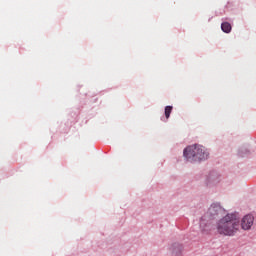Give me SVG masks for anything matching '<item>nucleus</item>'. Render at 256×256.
<instances>
[{
  "mask_svg": "<svg viewBox=\"0 0 256 256\" xmlns=\"http://www.w3.org/2000/svg\"><path fill=\"white\" fill-rule=\"evenodd\" d=\"M184 157L188 161H203L209 157V151L205 147L196 144L185 148Z\"/></svg>",
  "mask_w": 256,
  "mask_h": 256,
  "instance_id": "2",
  "label": "nucleus"
},
{
  "mask_svg": "<svg viewBox=\"0 0 256 256\" xmlns=\"http://www.w3.org/2000/svg\"><path fill=\"white\" fill-rule=\"evenodd\" d=\"M239 218L237 214H227L217 224V232L219 235H225L228 237H233L239 231Z\"/></svg>",
  "mask_w": 256,
  "mask_h": 256,
  "instance_id": "1",
  "label": "nucleus"
},
{
  "mask_svg": "<svg viewBox=\"0 0 256 256\" xmlns=\"http://www.w3.org/2000/svg\"><path fill=\"white\" fill-rule=\"evenodd\" d=\"M253 221H255V218H253L252 215L248 214L244 216L241 223L242 229H244V231L251 229V227H253Z\"/></svg>",
  "mask_w": 256,
  "mask_h": 256,
  "instance_id": "4",
  "label": "nucleus"
},
{
  "mask_svg": "<svg viewBox=\"0 0 256 256\" xmlns=\"http://www.w3.org/2000/svg\"><path fill=\"white\" fill-rule=\"evenodd\" d=\"M221 29L224 33H231V24L229 22H223L221 24Z\"/></svg>",
  "mask_w": 256,
  "mask_h": 256,
  "instance_id": "5",
  "label": "nucleus"
},
{
  "mask_svg": "<svg viewBox=\"0 0 256 256\" xmlns=\"http://www.w3.org/2000/svg\"><path fill=\"white\" fill-rule=\"evenodd\" d=\"M224 212L223 208H221V205L214 203L212 204L206 215L201 219L200 222V227H203V221H205L206 219H215V217H217V215H221Z\"/></svg>",
  "mask_w": 256,
  "mask_h": 256,
  "instance_id": "3",
  "label": "nucleus"
},
{
  "mask_svg": "<svg viewBox=\"0 0 256 256\" xmlns=\"http://www.w3.org/2000/svg\"><path fill=\"white\" fill-rule=\"evenodd\" d=\"M173 111V106H166L165 107V117L169 119L171 117V112Z\"/></svg>",
  "mask_w": 256,
  "mask_h": 256,
  "instance_id": "6",
  "label": "nucleus"
}]
</instances>
